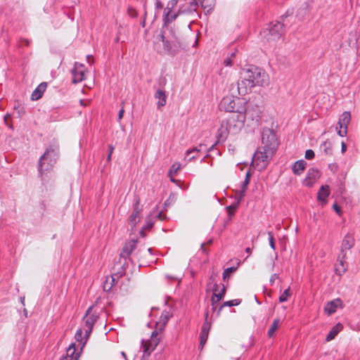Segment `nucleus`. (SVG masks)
Masks as SVG:
<instances>
[{
	"instance_id": "obj_1",
	"label": "nucleus",
	"mask_w": 360,
	"mask_h": 360,
	"mask_svg": "<svg viewBox=\"0 0 360 360\" xmlns=\"http://www.w3.org/2000/svg\"><path fill=\"white\" fill-rule=\"evenodd\" d=\"M278 145L274 131L264 128L262 132V146L255 151L251 165L259 171L264 170L276 151Z\"/></svg>"
},
{
	"instance_id": "obj_2",
	"label": "nucleus",
	"mask_w": 360,
	"mask_h": 360,
	"mask_svg": "<svg viewBox=\"0 0 360 360\" xmlns=\"http://www.w3.org/2000/svg\"><path fill=\"white\" fill-rule=\"evenodd\" d=\"M240 79L237 83L239 95L243 96L251 92L256 86H263L267 84V75L259 67L250 65L241 70Z\"/></svg>"
},
{
	"instance_id": "obj_3",
	"label": "nucleus",
	"mask_w": 360,
	"mask_h": 360,
	"mask_svg": "<svg viewBox=\"0 0 360 360\" xmlns=\"http://www.w3.org/2000/svg\"><path fill=\"white\" fill-rule=\"evenodd\" d=\"M245 112V106H240V109L237 110V114L231 116L227 120L226 129H224L222 127L219 130V141H224L226 138L227 134H236L240 130L245 120V116L244 115Z\"/></svg>"
},
{
	"instance_id": "obj_4",
	"label": "nucleus",
	"mask_w": 360,
	"mask_h": 360,
	"mask_svg": "<svg viewBox=\"0 0 360 360\" xmlns=\"http://www.w3.org/2000/svg\"><path fill=\"white\" fill-rule=\"evenodd\" d=\"M59 148L56 145L49 146L43 155L41 156L38 164V172L42 176L46 172L52 169L58 158Z\"/></svg>"
},
{
	"instance_id": "obj_5",
	"label": "nucleus",
	"mask_w": 360,
	"mask_h": 360,
	"mask_svg": "<svg viewBox=\"0 0 360 360\" xmlns=\"http://www.w3.org/2000/svg\"><path fill=\"white\" fill-rule=\"evenodd\" d=\"M354 245V238L349 233L347 234L342 242L340 249V252L338 255V260L340 262V266L335 268L336 274L341 275L345 273L347 270V264L345 262L346 258L347 250L351 249Z\"/></svg>"
},
{
	"instance_id": "obj_6",
	"label": "nucleus",
	"mask_w": 360,
	"mask_h": 360,
	"mask_svg": "<svg viewBox=\"0 0 360 360\" xmlns=\"http://www.w3.org/2000/svg\"><path fill=\"white\" fill-rule=\"evenodd\" d=\"M284 23L276 21L271 22L268 27L261 32L262 38L266 41H273L278 39L283 34Z\"/></svg>"
},
{
	"instance_id": "obj_7",
	"label": "nucleus",
	"mask_w": 360,
	"mask_h": 360,
	"mask_svg": "<svg viewBox=\"0 0 360 360\" xmlns=\"http://www.w3.org/2000/svg\"><path fill=\"white\" fill-rule=\"evenodd\" d=\"M165 34L161 35L165 49L171 54H175L182 47L181 39L175 32L169 30V35L165 36Z\"/></svg>"
},
{
	"instance_id": "obj_8",
	"label": "nucleus",
	"mask_w": 360,
	"mask_h": 360,
	"mask_svg": "<svg viewBox=\"0 0 360 360\" xmlns=\"http://www.w3.org/2000/svg\"><path fill=\"white\" fill-rule=\"evenodd\" d=\"M198 6L197 2L192 1L187 6H180L177 13H172V11H167L165 12L163 15L164 26H167L169 23L175 20L177 16L181 13H190L196 10Z\"/></svg>"
},
{
	"instance_id": "obj_9",
	"label": "nucleus",
	"mask_w": 360,
	"mask_h": 360,
	"mask_svg": "<svg viewBox=\"0 0 360 360\" xmlns=\"http://www.w3.org/2000/svg\"><path fill=\"white\" fill-rule=\"evenodd\" d=\"M243 101L239 98L225 96L221 101L219 108L221 110H224L226 112L237 113V110L240 109V106H243Z\"/></svg>"
},
{
	"instance_id": "obj_10",
	"label": "nucleus",
	"mask_w": 360,
	"mask_h": 360,
	"mask_svg": "<svg viewBox=\"0 0 360 360\" xmlns=\"http://www.w3.org/2000/svg\"><path fill=\"white\" fill-rule=\"evenodd\" d=\"M245 119L248 121L250 120L251 123L249 124L252 128L259 127L261 124L262 110L258 106L252 107L250 109L245 110L244 112Z\"/></svg>"
},
{
	"instance_id": "obj_11",
	"label": "nucleus",
	"mask_w": 360,
	"mask_h": 360,
	"mask_svg": "<svg viewBox=\"0 0 360 360\" xmlns=\"http://www.w3.org/2000/svg\"><path fill=\"white\" fill-rule=\"evenodd\" d=\"M351 120V115L348 111L344 112L340 117L338 121L339 127H336L338 134L340 136H345L347 133V127Z\"/></svg>"
},
{
	"instance_id": "obj_12",
	"label": "nucleus",
	"mask_w": 360,
	"mask_h": 360,
	"mask_svg": "<svg viewBox=\"0 0 360 360\" xmlns=\"http://www.w3.org/2000/svg\"><path fill=\"white\" fill-rule=\"evenodd\" d=\"M158 335V332L156 330L153 331L151 335V338L150 340L143 342V356H150L151 352L155 349V347L159 344L160 340L156 337Z\"/></svg>"
},
{
	"instance_id": "obj_13",
	"label": "nucleus",
	"mask_w": 360,
	"mask_h": 360,
	"mask_svg": "<svg viewBox=\"0 0 360 360\" xmlns=\"http://www.w3.org/2000/svg\"><path fill=\"white\" fill-rule=\"evenodd\" d=\"M93 306H91L88 310L86 311V316L84 317L85 319V326L86 327V329L85 330V335L86 336H89L92 330L94 325L97 321L98 316L96 314H91L90 311L92 310Z\"/></svg>"
},
{
	"instance_id": "obj_14",
	"label": "nucleus",
	"mask_w": 360,
	"mask_h": 360,
	"mask_svg": "<svg viewBox=\"0 0 360 360\" xmlns=\"http://www.w3.org/2000/svg\"><path fill=\"white\" fill-rule=\"evenodd\" d=\"M140 199L137 198L135 201L134 207V212L129 217V221L131 225V227L136 226V224L140 221V212L141 211V208L139 207Z\"/></svg>"
},
{
	"instance_id": "obj_15",
	"label": "nucleus",
	"mask_w": 360,
	"mask_h": 360,
	"mask_svg": "<svg viewBox=\"0 0 360 360\" xmlns=\"http://www.w3.org/2000/svg\"><path fill=\"white\" fill-rule=\"evenodd\" d=\"M319 176L320 174L318 169L310 168L307 172V176L303 181V184L308 187H311L316 180L319 178Z\"/></svg>"
},
{
	"instance_id": "obj_16",
	"label": "nucleus",
	"mask_w": 360,
	"mask_h": 360,
	"mask_svg": "<svg viewBox=\"0 0 360 360\" xmlns=\"http://www.w3.org/2000/svg\"><path fill=\"white\" fill-rule=\"evenodd\" d=\"M82 68V64L75 63V68L72 70V82L75 84L79 83L84 79V70Z\"/></svg>"
},
{
	"instance_id": "obj_17",
	"label": "nucleus",
	"mask_w": 360,
	"mask_h": 360,
	"mask_svg": "<svg viewBox=\"0 0 360 360\" xmlns=\"http://www.w3.org/2000/svg\"><path fill=\"white\" fill-rule=\"evenodd\" d=\"M137 240H131L126 243L120 253V257L126 259L129 257L136 246Z\"/></svg>"
},
{
	"instance_id": "obj_18",
	"label": "nucleus",
	"mask_w": 360,
	"mask_h": 360,
	"mask_svg": "<svg viewBox=\"0 0 360 360\" xmlns=\"http://www.w3.org/2000/svg\"><path fill=\"white\" fill-rule=\"evenodd\" d=\"M218 290V285L217 283H214V287L212 288L213 295L211 298V304L212 306L216 305L219 300H221L226 293L225 286L223 285L221 288V293H217Z\"/></svg>"
},
{
	"instance_id": "obj_19",
	"label": "nucleus",
	"mask_w": 360,
	"mask_h": 360,
	"mask_svg": "<svg viewBox=\"0 0 360 360\" xmlns=\"http://www.w3.org/2000/svg\"><path fill=\"white\" fill-rule=\"evenodd\" d=\"M342 302L340 299L333 300L326 304L324 310L328 315H331L336 311L338 307L342 306Z\"/></svg>"
},
{
	"instance_id": "obj_20",
	"label": "nucleus",
	"mask_w": 360,
	"mask_h": 360,
	"mask_svg": "<svg viewBox=\"0 0 360 360\" xmlns=\"http://www.w3.org/2000/svg\"><path fill=\"white\" fill-rule=\"evenodd\" d=\"M154 97L155 99L158 100L157 103L158 109L161 110V108L166 105L167 102V96L165 91L162 89H158L155 92Z\"/></svg>"
},
{
	"instance_id": "obj_21",
	"label": "nucleus",
	"mask_w": 360,
	"mask_h": 360,
	"mask_svg": "<svg viewBox=\"0 0 360 360\" xmlns=\"http://www.w3.org/2000/svg\"><path fill=\"white\" fill-rule=\"evenodd\" d=\"M46 86L47 84L46 82H41L32 92L31 96L32 100L37 101L41 98L46 89Z\"/></svg>"
},
{
	"instance_id": "obj_22",
	"label": "nucleus",
	"mask_w": 360,
	"mask_h": 360,
	"mask_svg": "<svg viewBox=\"0 0 360 360\" xmlns=\"http://www.w3.org/2000/svg\"><path fill=\"white\" fill-rule=\"evenodd\" d=\"M307 162L303 160L296 161L292 167V172L295 175H300L304 171Z\"/></svg>"
},
{
	"instance_id": "obj_23",
	"label": "nucleus",
	"mask_w": 360,
	"mask_h": 360,
	"mask_svg": "<svg viewBox=\"0 0 360 360\" xmlns=\"http://www.w3.org/2000/svg\"><path fill=\"white\" fill-rule=\"evenodd\" d=\"M78 354L75 353V344H72L69 346L66 352V356H63L60 360H77Z\"/></svg>"
},
{
	"instance_id": "obj_24",
	"label": "nucleus",
	"mask_w": 360,
	"mask_h": 360,
	"mask_svg": "<svg viewBox=\"0 0 360 360\" xmlns=\"http://www.w3.org/2000/svg\"><path fill=\"white\" fill-rule=\"evenodd\" d=\"M329 194H330L329 186L327 185L322 186L320 188V189L317 193L318 200L322 201V202H326V198L328 197Z\"/></svg>"
},
{
	"instance_id": "obj_25",
	"label": "nucleus",
	"mask_w": 360,
	"mask_h": 360,
	"mask_svg": "<svg viewBox=\"0 0 360 360\" xmlns=\"http://www.w3.org/2000/svg\"><path fill=\"white\" fill-rule=\"evenodd\" d=\"M342 329V326L341 323L336 324L333 328L330 330V331L328 333V334L326 336V341L329 342L335 338V337L338 334V333Z\"/></svg>"
},
{
	"instance_id": "obj_26",
	"label": "nucleus",
	"mask_w": 360,
	"mask_h": 360,
	"mask_svg": "<svg viewBox=\"0 0 360 360\" xmlns=\"http://www.w3.org/2000/svg\"><path fill=\"white\" fill-rule=\"evenodd\" d=\"M202 147H205V145L200 144L198 147H195L191 150H188L186 151L185 158L187 159L188 161H191L192 160H194L196 158V156L195 155L190 156V155L192 153H196V154L198 153L199 152L201 151V148H202Z\"/></svg>"
},
{
	"instance_id": "obj_27",
	"label": "nucleus",
	"mask_w": 360,
	"mask_h": 360,
	"mask_svg": "<svg viewBox=\"0 0 360 360\" xmlns=\"http://www.w3.org/2000/svg\"><path fill=\"white\" fill-rule=\"evenodd\" d=\"M160 321L157 323V328H158L160 330H163L167 322L169 319V314H162L160 316Z\"/></svg>"
},
{
	"instance_id": "obj_28",
	"label": "nucleus",
	"mask_w": 360,
	"mask_h": 360,
	"mask_svg": "<svg viewBox=\"0 0 360 360\" xmlns=\"http://www.w3.org/2000/svg\"><path fill=\"white\" fill-rule=\"evenodd\" d=\"M321 151L326 155L332 154V143L330 141H325L321 145Z\"/></svg>"
},
{
	"instance_id": "obj_29",
	"label": "nucleus",
	"mask_w": 360,
	"mask_h": 360,
	"mask_svg": "<svg viewBox=\"0 0 360 360\" xmlns=\"http://www.w3.org/2000/svg\"><path fill=\"white\" fill-rule=\"evenodd\" d=\"M117 277V278H119V276L117 275V274H114L112 275L111 277H110V281H109V279H107L105 281V282L103 284V290L105 291H109L111 290L112 285H114L115 283V277Z\"/></svg>"
},
{
	"instance_id": "obj_30",
	"label": "nucleus",
	"mask_w": 360,
	"mask_h": 360,
	"mask_svg": "<svg viewBox=\"0 0 360 360\" xmlns=\"http://www.w3.org/2000/svg\"><path fill=\"white\" fill-rule=\"evenodd\" d=\"M209 311H206L205 314V322L202 326L201 331L209 333L211 328V322L208 321Z\"/></svg>"
},
{
	"instance_id": "obj_31",
	"label": "nucleus",
	"mask_w": 360,
	"mask_h": 360,
	"mask_svg": "<svg viewBox=\"0 0 360 360\" xmlns=\"http://www.w3.org/2000/svg\"><path fill=\"white\" fill-rule=\"evenodd\" d=\"M250 184V181H248V179H245L243 181V182L242 183L241 186H240V189L239 191V200H240L244 196H245V193L246 191V189H247V186H248V184Z\"/></svg>"
},
{
	"instance_id": "obj_32",
	"label": "nucleus",
	"mask_w": 360,
	"mask_h": 360,
	"mask_svg": "<svg viewBox=\"0 0 360 360\" xmlns=\"http://www.w3.org/2000/svg\"><path fill=\"white\" fill-rule=\"evenodd\" d=\"M240 303V300H233L230 301H226L224 302V304L219 307V311L217 314H219L220 311L224 307H233V306H237Z\"/></svg>"
},
{
	"instance_id": "obj_33",
	"label": "nucleus",
	"mask_w": 360,
	"mask_h": 360,
	"mask_svg": "<svg viewBox=\"0 0 360 360\" xmlns=\"http://www.w3.org/2000/svg\"><path fill=\"white\" fill-rule=\"evenodd\" d=\"M278 325H279V320L275 319L268 331V335L269 337H272L274 335L275 331L278 328Z\"/></svg>"
},
{
	"instance_id": "obj_34",
	"label": "nucleus",
	"mask_w": 360,
	"mask_h": 360,
	"mask_svg": "<svg viewBox=\"0 0 360 360\" xmlns=\"http://www.w3.org/2000/svg\"><path fill=\"white\" fill-rule=\"evenodd\" d=\"M291 294L290 292V288H288V289L285 290L283 294L279 297V302H284L287 301L288 297Z\"/></svg>"
},
{
	"instance_id": "obj_35",
	"label": "nucleus",
	"mask_w": 360,
	"mask_h": 360,
	"mask_svg": "<svg viewBox=\"0 0 360 360\" xmlns=\"http://www.w3.org/2000/svg\"><path fill=\"white\" fill-rule=\"evenodd\" d=\"M236 267H229L226 269L223 273V279L226 281V278L229 277L230 274L236 271Z\"/></svg>"
},
{
	"instance_id": "obj_36",
	"label": "nucleus",
	"mask_w": 360,
	"mask_h": 360,
	"mask_svg": "<svg viewBox=\"0 0 360 360\" xmlns=\"http://www.w3.org/2000/svg\"><path fill=\"white\" fill-rule=\"evenodd\" d=\"M208 334H209V333H207V332L201 331L200 335V347H202L203 345L205 344V342L207 340V338H208Z\"/></svg>"
},
{
	"instance_id": "obj_37",
	"label": "nucleus",
	"mask_w": 360,
	"mask_h": 360,
	"mask_svg": "<svg viewBox=\"0 0 360 360\" xmlns=\"http://www.w3.org/2000/svg\"><path fill=\"white\" fill-rule=\"evenodd\" d=\"M178 0H170L169 1H168L167 7L165 8V11H172V10L176 6Z\"/></svg>"
},
{
	"instance_id": "obj_38",
	"label": "nucleus",
	"mask_w": 360,
	"mask_h": 360,
	"mask_svg": "<svg viewBox=\"0 0 360 360\" xmlns=\"http://www.w3.org/2000/svg\"><path fill=\"white\" fill-rule=\"evenodd\" d=\"M179 169H180L179 164H174L169 169V176H172L173 174H176Z\"/></svg>"
},
{
	"instance_id": "obj_39",
	"label": "nucleus",
	"mask_w": 360,
	"mask_h": 360,
	"mask_svg": "<svg viewBox=\"0 0 360 360\" xmlns=\"http://www.w3.org/2000/svg\"><path fill=\"white\" fill-rule=\"evenodd\" d=\"M127 13L131 18H136L138 15L136 10L131 6L128 7Z\"/></svg>"
},
{
	"instance_id": "obj_40",
	"label": "nucleus",
	"mask_w": 360,
	"mask_h": 360,
	"mask_svg": "<svg viewBox=\"0 0 360 360\" xmlns=\"http://www.w3.org/2000/svg\"><path fill=\"white\" fill-rule=\"evenodd\" d=\"M268 235H269V245H270V247L273 250H275L276 249V245H275V241H274V238L273 234H272L271 232H269Z\"/></svg>"
},
{
	"instance_id": "obj_41",
	"label": "nucleus",
	"mask_w": 360,
	"mask_h": 360,
	"mask_svg": "<svg viewBox=\"0 0 360 360\" xmlns=\"http://www.w3.org/2000/svg\"><path fill=\"white\" fill-rule=\"evenodd\" d=\"M314 152L311 150V149H309V150H307L306 152H305V158L307 160H311L314 158Z\"/></svg>"
},
{
	"instance_id": "obj_42",
	"label": "nucleus",
	"mask_w": 360,
	"mask_h": 360,
	"mask_svg": "<svg viewBox=\"0 0 360 360\" xmlns=\"http://www.w3.org/2000/svg\"><path fill=\"white\" fill-rule=\"evenodd\" d=\"M83 331L82 329H79L75 334V339L78 342H81L83 340Z\"/></svg>"
},
{
	"instance_id": "obj_43",
	"label": "nucleus",
	"mask_w": 360,
	"mask_h": 360,
	"mask_svg": "<svg viewBox=\"0 0 360 360\" xmlns=\"http://www.w3.org/2000/svg\"><path fill=\"white\" fill-rule=\"evenodd\" d=\"M239 201L236 203V204H234V205H231L230 206H228L226 207L227 209V211L229 212V214L230 215L233 214L234 210L238 207V204Z\"/></svg>"
},
{
	"instance_id": "obj_44",
	"label": "nucleus",
	"mask_w": 360,
	"mask_h": 360,
	"mask_svg": "<svg viewBox=\"0 0 360 360\" xmlns=\"http://www.w3.org/2000/svg\"><path fill=\"white\" fill-rule=\"evenodd\" d=\"M333 208L338 214H339V215L341 214V213H342L341 208L336 203L333 205Z\"/></svg>"
},
{
	"instance_id": "obj_45",
	"label": "nucleus",
	"mask_w": 360,
	"mask_h": 360,
	"mask_svg": "<svg viewBox=\"0 0 360 360\" xmlns=\"http://www.w3.org/2000/svg\"><path fill=\"white\" fill-rule=\"evenodd\" d=\"M216 276L217 275L214 274V273H212V275L210 276V278H209V283H208V285H210L211 283H215V278H216Z\"/></svg>"
},
{
	"instance_id": "obj_46",
	"label": "nucleus",
	"mask_w": 360,
	"mask_h": 360,
	"mask_svg": "<svg viewBox=\"0 0 360 360\" xmlns=\"http://www.w3.org/2000/svg\"><path fill=\"white\" fill-rule=\"evenodd\" d=\"M224 64L226 65V66H230L232 65V59L231 58H227L226 59L224 60Z\"/></svg>"
},
{
	"instance_id": "obj_47",
	"label": "nucleus",
	"mask_w": 360,
	"mask_h": 360,
	"mask_svg": "<svg viewBox=\"0 0 360 360\" xmlns=\"http://www.w3.org/2000/svg\"><path fill=\"white\" fill-rule=\"evenodd\" d=\"M11 116L10 114H6L4 117V122H5L6 124L8 125V127H10V125L8 124V120L11 119Z\"/></svg>"
},
{
	"instance_id": "obj_48",
	"label": "nucleus",
	"mask_w": 360,
	"mask_h": 360,
	"mask_svg": "<svg viewBox=\"0 0 360 360\" xmlns=\"http://www.w3.org/2000/svg\"><path fill=\"white\" fill-rule=\"evenodd\" d=\"M162 7H163V4H162V2L159 0H156L155 8L157 9H161V8H162Z\"/></svg>"
},
{
	"instance_id": "obj_49",
	"label": "nucleus",
	"mask_w": 360,
	"mask_h": 360,
	"mask_svg": "<svg viewBox=\"0 0 360 360\" xmlns=\"http://www.w3.org/2000/svg\"><path fill=\"white\" fill-rule=\"evenodd\" d=\"M156 217L160 221H162L165 217L163 215L162 212H160L156 214Z\"/></svg>"
},
{
	"instance_id": "obj_50",
	"label": "nucleus",
	"mask_w": 360,
	"mask_h": 360,
	"mask_svg": "<svg viewBox=\"0 0 360 360\" xmlns=\"http://www.w3.org/2000/svg\"><path fill=\"white\" fill-rule=\"evenodd\" d=\"M124 108L123 107L121 108V110H120L119 112V114H118V120H121L123 117V115H124Z\"/></svg>"
},
{
	"instance_id": "obj_51",
	"label": "nucleus",
	"mask_w": 360,
	"mask_h": 360,
	"mask_svg": "<svg viewBox=\"0 0 360 360\" xmlns=\"http://www.w3.org/2000/svg\"><path fill=\"white\" fill-rule=\"evenodd\" d=\"M347 150V145L345 142H342V146H341V151L342 153H345Z\"/></svg>"
},
{
	"instance_id": "obj_52",
	"label": "nucleus",
	"mask_w": 360,
	"mask_h": 360,
	"mask_svg": "<svg viewBox=\"0 0 360 360\" xmlns=\"http://www.w3.org/2000/svg\"><path fill=\"white\" fill-rule=\"evenodd\" d=\"M166 277L169 279V280H172V281H176V280H179V278L176 277V276H169V275H167Z\"/></svg>"
},
{
	"instance_id": "obj_53",
	"label": "nucleus",
	"mask_w": 360,
	"mask_h": 360,
	"mask_svg": "<svg viewBox=\"0 0 360 360\" xmlns=\"http://www.w3.org/2000/svg\"><path fill=\"white\" fill-rule=\"evenodd\" d=\"M276 278V274H274L271 276V278H270V282L271 283H274V281H275V278Z\"/></svg>"
},
{
	"instance_id": "obj_54",
	"label": "nucleus",
	"mask_w": 360,
	"mask_h": 360,
	"mask_svg": "<svg viewBox=\"0 0 360 360\" xmlns=\"http://www.w3.org/2000/svg\"><path fill=\"white\" fill-rule=\"evenodd\" d=\"M109 153L112 154L114 150V147L112 145H109Z\"/></svg>"
},
{
	"instance_id": "obj_55",
	"label": "nucleus",
	"mask_w": 360,
	"mask_h": 360,
	"mask_svg": "<svg viewBox=\"0 0 360 360\" xmlns=\"http://www.w3.org/2000/svg\"><path fill=\"white\" fill-rule=\"evenodd\" d=\"M86 58H87V61H88L89 63H92V61H93V58H92V56H89H89H87Z\"/></svg>"
},
{
	"instance_id": "obj_56",
	"label": "nucleus",
	"mask_w": 360,
	"mask_h": 360,
	"mask_svg": "<svg viewBox=\"0 0 360 360\" xmlns=\"http://www.w3.org/2000/svg\"><path fill=\"white\" fill-rule=\"evenodd\" d=\"M250 172H248L246 173L245 179H248V181H250Z\"/></svg>"
},
{
	"instance_id": "obj_57",
	"label": "nucleus",
	"mask_w": 360,
	"mask_h": 360,
	"mask_svg": "<svg viewBox=\"0 0 360 360\" xmlns=\"http://www.w3.org/2000/svg\"><path fill=\"white\" fill-rule=\"evenodd\" d=\"M146 15H147V12H146V11H145V13H144V19H143V22H142V26H143V27H145V19H146Z\"/></svg>"
},
{
	"instance_id": "obj_58",
	"label": "nucleus",
	"mask_w": 360,
	"mask_h": 360,
	"mask_svg": "<svg viewBox=\"0 0 360 360\" xmlns=\"http://www.w3.org/2000/svg\"><path fill=\"white\" fill-rule=\"evenodd\" d=\"M22 42H25L26 46H28L30 44V41L27 39H22Z\"/></svg>"
},
{
	"instance_id": "obj_59",
	"label": "nucleus",
	"mask_w": 360,
	"mask_h": 360,
	"mask_svg": "<svg viewBox=\"0 0 360 360\" xmlns=\"http://www.w3.org/2000/svg\"><path fill=\"white\" fill-rule=\"evenodd\" d=\"M288 15H289V11H288V12H287V13H286V15H283V16H281V20H282L283 21H284V20H285V18H286V17H287V16H288Z\"/></svg>"
},
{
	"instance_id": "obj_60",
	"label": "nucleus",
	"mask_w": 360,
	"mask_h": 360,
	"mask_svg": "<svg viewBox=\"0 0 360 360\" xmlns=\"http://www.w3.org/2000/svg\"><path fill=\"white\" fill-rule=\"evenodd\" d=\"M245 252H248V253H250L251 252V248H245Z\"/></svg>"
},
{
	"instance_id": "obj_61",
	"label": "nucleus",
	"mask_w": 360,
	"mask_h": 360,
	"mask_svg": "<svg viewBox=\"0 0 360 360\" xmlns=\"http://www.w3.org/2000/svg\"><path fill=\"white\" fill-rule=\"evenodd\" d=\"M111 155H112V154L108 153V158H107V160H108V161H110V160H111Z\"/></svg>"
},
{
	"instance_id": "obj_62",
	"label": "nucleus",
	"mask_w": 360,
	"mask_h": 360,
	"mask_svg": "<svg viewBox=\"0 0 360 360\" xmlns=\"http://www.w3.org/2000/svg\"><path fill=\"white\" fill-rule=\"evenodd\" d=\"M235 56H236V53H235V52H233V53H232L231 54V56H230V57H229V58H231L232 59L233 58H234V57H235Z\"/></svg>"
},
{
	"instance_id": "obj_63",
	"label": "nucleus",
	"mask_w": 360,
	"mask_h": 360,
	"mask_svg": "<svg viewBox=\"0 0 360 360\" xmlns=\"http://www.w3.org/2000/svg\"><path fill=\"white\" fill-rule=\"evenodd\" d=\"M216 305L212 306V311H214L216 310Z\"/></svg>"
},
{
	"instance_id": "obj_64",
	"label": "nucleus",
	"mask_w": 360,
	"mask_h": 360,
	"mask_svg": "<svg viewBox=\"0 0 360 360\" xmlns=\"http://www.w3.org/2000/svg\"><path fill=\"white\" fill-rule=\"evenodd\" d=\"M153 222H150V223H148V226H149L150 228L153 226Z\"/></svg>"
}]
</instances>
